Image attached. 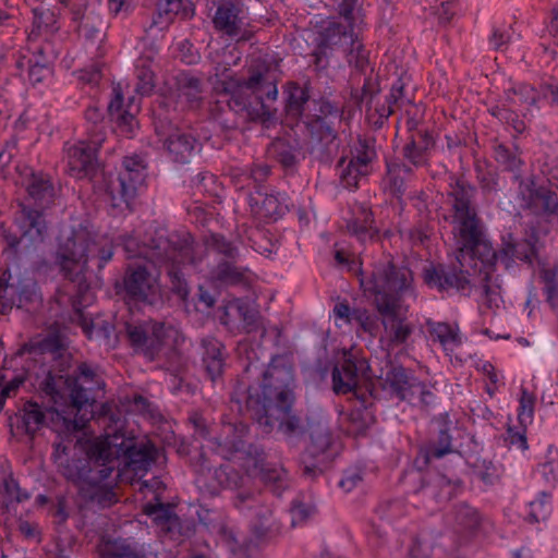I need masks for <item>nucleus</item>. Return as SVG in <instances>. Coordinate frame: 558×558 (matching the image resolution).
Returning a JSON list of instances; mask_svg holds the SVG:
<instances>
[{"instance_id": "nucleus-1", "label": "nucleus", "mask_w": 558, "mask_h": 558, "mask_svg": "<svg viewBox=\"0 0 558 558\" xmlns=\"http://www.w3.org/2000/svg\"><path fill=\"white\" fill-rule=\"evenodd\" d=\"M189 422L194 435L208 442V449L223 460L236 461L246 477H258L272 497H281L290 488L288 472L278 463L265 461L263 448L248 441V424L241 420L227 421L223 416L219 436L211 437L210 427L201 413L192 412Z\"/></svg>"}, {"instance_id": "nucleus-2", "label": "nucleus", "mask_w": 558, "mask_h": 558, "mask_svg": "<svg viewBox=\"0 0 558 558\" xmlns=\"http://www.w3.org/2000/svg\"><path fill=\"white\" fill-rule=\"evenodd\" d=\"M475 193L474 185L464 178L452 179L447 193L451 204L452 230L457 243L461 245V255L477 258L482 268L500 260L506 269H510L515 259L530 260V255L521 253L513 242H504L502 248L495 251L473 204Z\"/></svg>"}, {"instance_id": "nucleus-3", "label": "nucleus", "mask_w": 558, "mask_h": 558, "mask_svg": "<svg viewBox=\"0 0 558 558\" xmlns=\"http://www.w3.org/2000/svg\"><path fill=\"white\" fill-rule=\"evenodd\" d=\"M294 369L286 355H274L257 386L247 389L246 405L256 415L263 433L275 427L286 436L302 434L301 421L292 412Z\"/></svg>"}, {"instance_id": "nucleus-4", "label": "nucleus", "mask_w": 558, "mask_h": 558, "mask_svg": "<svg viewBox=\"0 0 558 558\" xmlns=\"http://www.w3.org/2000/svg\"><path fill=\"white\" fill-rule=\"evenodd\" d=\"M204 448L203 445L199 453L202 471L196 478L197 485L201 488H206L213 496L221 489L236 490L233 505L243 515L251 519V534L256 545L279 535L283 524L276 517L274 501L269 500L263 492L244 488L245 476L231 464L210 466L206 460Z\"/></svg>"}, {"instance_id": "nucleus-5", "label": "nucleus", "mask_w": 558, "mask_h": 558, "mask_svg": "<svg viewBox=\"0 0 558 558\" xmlns=\"http://www.w3.org/2000/svg\"><path fill=\"white\" fill-rule=\"evenodd\" d=\"M357 276L364 293L374 298L383 314L386 338L396 345L405 343L413 328L397 315V310L402 299L414 296L412 271L392 263H378L372 269L360 268Z\"/></svg>"}, {"instance_id": "nucleus-6", "label": "nucleus", "mask_w": 558, "mask_h": 558, "mask_svg": "<svg viewBox=\"0 0 558 558\" xmlns=\"http://www.w3.org/2000/svg\"><path fill=\"white\" fill-rule=\"evenodd\" d=\"M438 430L436 439L422 446L413 461L414 469L420 473L421 486L414 495L421 496L437 507L450 500L460 488V481L451 480L441 473H423L433 460H439L456 452L453 448L454 434L458 432L457 422L448 412L440 413L436 418Z\"/></svg>"}, {"instance_id": "nucleus-7", "label": "nucleus", "mask_w": 558, "mask_h": 558, "mask_svg": "<svg viewBox=\"0 0 558 558\" xmlns=\"http://www.w3.org/2000/svg\"><path fill=\"white\" fill-rule=\"evenodd\" d=\"M112 421L114 413L107 398V480L116 468L120 477L143 478L157 461L158 447L147 436L123 427L111 432Z\"/></svg>"}, {"instance_id": "nucleus-8", "label": "nucleus", "mask_w": 558, "mask_h": 558, "mask_svg": "<svg viewBox=\"0 0 558 558\" xmlns=\"http://www.w3.org/2000/svg\"><path fill=\"white\" fill-rule=\"evenodd\" d=\"M52 459L58 471L69 481L74 482L83 498L97 501L105 499V439L99 436L86 444L84 454L70 458L69 447L57 442Z\"/></svg>"}, {"instance_id": "nucleus-9", "label": "nucleus", "mask_w": 558, "mask_h": 558, "mask_svg": "<svg viewBox=\"0 0 558 558\" xmlns=\"http://www.w3.org/2000/svg\"><path fill=\"white\" fill-rule=\"evenodd\" d=\"M445 522L447 530L440 537H448L450 546L445 548L442 544L432 545L423 534H418L412 539L409 558H437L438 551L445 553L447 558H465L461 551L483 533L486 519L476 508L461 502L446 514Z\"/></svg>"}, {"instance_id": "nucleus-10", "label": "nucleus", "mask_w": 558, "mask_h": 558, "mask_svg": "<svg viewBox=\"0 0 558 558\" xmlns=\"http://www.w3.org/2000/svg\"><path fill=\"white\" fill-rule=\"evenodd\" d=\"M218 92L217 105L226 104L235 114L252 116L256 105L265 110V101H274L278 97V86L270 78L268 69L251 71L246 78L227 77L216 85Z\"/></svg>"}, {"instance_id": "nucleus-11", "label": "nucleus", "mask_w": 558, "mask_h": 558, "mask_svg": "<svg viewBox=\"0 0 558 558\" xmlns=\"http://www.w3.org/2000/svg\"><path fill=\"white\" fill-rule=\"evenodd\" d=\"M355 10L356 0H341L338 3V11L345 25L336 19H329L325 22L322 37L326 45L343 48L349 65L363 72L368 66L369 60L368 51L355 32V28L359 29V24L362 23V19L357 16Z\"/></svg>"}, {"instance_id": "nucleus-12", "label": "nucleus", "mask_w": 558, "mask_h": 558, "mask_svg": "<svg viewBox=\"0 0 558 558\" xmlns=\"http://www.w3.org/2000/svg\"><path fill=\"white\" fill-rule=\"evenodd\" d=\"M58 241L56 263L81 292L87 288L84 272L88 257L95 251V232L88 226L68 228L61 231Z\"/></svg>"}, {"instance_id": "nucleus-13", "label": "nucleus", "mask_w": 558, "mask_h": 558, "mask_svg": "<svg viewBox=\"0 0 558 558\" xmlns=\"http://www.w3.org/2000/svg\"><path fill=\"white\" fill-rule=\"evenodd\" d=\"M64 383L71 402L69 411L60 412L56 409L51 413L56 415L54 429L60 436L83 429L92 418L93 402L88 391L94 383V372L86 364H82L77 368V374L69 376Z\"/></svg>"}, {"instance_id": "nucleus-14", "label": "nucleus", "mask_w": 558, "mask_h": 558, "mask_svg": "<svg viewBox=\"0 0 558 558\" xmlns=\"http://www.w3.org/2000/svg\"><path fill=\"white\" fill-rule=\"evenodd\" d=\"M459 265L445 264V263H430L423 268L422 278L424 283L430 290H436L439 293H460L466 294L471 289V276L470 270L464 269L465 263L470 264L473 274H482L485 276L493 270V268L499 263L497 260L493 265L481 267L477 258H471L469 256L463 257L461 255V245H459V254L457 256Z\"/></svg>"}, {"instance_id": "nucleus-15", "label": "nucleus", "mask_w": 558, "mask_h": 558, "mask_svg": "<svg viewBox=\"0 0 558 558\" xmlns=\"http://www.w3.org/2000/svg\"><path fill=\"white\" fill-rule=\"evenodd\" d=\"M207 248L213 254L214 265L209 270V278L215 287L227 288L245 282V274L250 269L239 265L245 251L240 242L220 233H211L207 240Z\"/></svg>"}, {"instance_id": "nucleus-16", "label": "nucleus", "mask_w": 558, "mask_h": 558, "mask_svg": "<svg viewBox=\"0 0 558 558\" xmlns=\"http://www.w3.org/2000/svg\"><path fill=\"white\" fill-rule=\"evenodd\" d=\"M306 433L308 441L301 454V464L304 475L316 477L340 454L341 448L328 423L320 417H307Z\"/></svg>"}, {"instance_id": "nucleus-17", "label": "nucleus", "mask_w": 558, "mask_h": 558, "mask_svg": "<svg viewBox=\"0 0 558 558\" xmlns=\"http://www.w3.org/2000/svg\"><path fill=\"white\" fill-rule=\"evenodd\" d=\"M147 167L140 155L125 156L122 160L118 174L119 190L116 194L110 186L107 177V213L110 206L112 210L118 209L120 214L132 211V204L135 201L140 187L145 183Z\"/></svg>"}, {"instance_id": "nucleus-18", "label": "nucleus", "mask_w": 558, "mask_h": 558, "mask_svg": "<svg viewBox=\"0 0 558 558\" xmlns=\"http://www.w3.org/2000/svg\"><path fill=\"white\" fill-rule=\"evenodd\" d=\"M343 117L342 109L328 99H322L315 107V113L307 122L311 133L312 153L329 157L338 148L337 126Z\"/></svg>"}, {"instance_id": "nucleus-19", "label": "nucleus", "mask_w": 558, "mask_h": 558, "mask_svg": "<svg viewBox=\"0 0 558 558\" xmlns=\"http://www.w3.org/2000/svg\"><path fill=\"white\" fill-rule=\"evenodd\" d=\"M144 244L153 252L157 260L166 266L172 293L185 301L190 289L183 271L184 264L181 260L180 246L169 238L166 228L155 229L154 235L146 239Z\"/></svg>"}, {"instance_id": "nucleus-20", "label": "nucleus", "mask_w": 558, "mask_h": 558, "mask_svg": "<svg viewBox=\"0 0 558 558\" xmlns=\"http://www.w3.org/2000/svg\"><path fill=\"white\" fill-rule=\"evenodd\" d=\"M125 330L133 350L149 360L162 350L169 331L165 323L153 319L126 324Z\"/></svg>"}, {"instance_id": "nucleus-21", "label": "nucleus", "mask_w": 558, "mask_h": 558, "mask_svg": "<svg viewBox=\"0 0 558 558\" xmlns=\"http://www.w3.org/2000/svg\"><path fill=\"white\" fill-rule=\"evenodd\" d=\"M409 509L410 507L403 498L380 501L375 510V515L381 523L377 524L373 520L365 531L369 545L378 548L384 546L388 536L385 525L393 527L398 519L409 513Z\"/></svg>"}, {"instance_id": "nucleus-22", "label": "nucleus", "mask_w": 558, "mask_h": 558, "mask_svg": "<svg viewBox=\"0 0 558 558\" xmlns=\"http://www.w3.org/2000/svg\"><path fill=\"white\" fill-rule=\"evenodd\" d=\"M102 138L66 145L65 161L70 175L82 179L93 177L98 166V150Z\"/></svg>"}, {"instance_id": "nucleus-23", "label": "nucleus", "mask_w": 558, "mask_h": 558, "mask_svg": "<svg viewBox=\"0 0 558 558\" xmlns=\"http://www.w3.org/2000/svg\"><path fill=\"white\" fill-rule=\"evenodd\" d=\"M287 193L258 185L248 193L247 204L254 216L262 220H278L289 209Z\"/></svg>"}, {"instance_id": "nucleus-24", "label": "nucleus", "mask_w": 558, "mask_h": 558, "mask_svg": "<svg viewBox=\"0 0 558 558\" xmlns=\"http://www.w3.org/2000/svg\"><path fill=\"white\" fill-rule=\"evenodd\" d=\"M192 132H196V129L193 128L191 131L177 130L167 137L165 146L173 162L189 163L201 151L202 141L211 137L210 131L206 128H202L201 132L196 134Z\"/></svg>"}, {"instance_id": "nucleus-25", "label": "nucleus", "mask_w": 558, "mask_h": 558, "mask_svg": "<svg viewBox=\"0 0 558 558\" xmlns=\"http://www.w3.org/2000/svg\"><path fill=\"white\" fill-rule=\"evenodd\" d=\"M203 101L202 81L187 72H182L177 77L175 110H194Z\"/></svg>"}, {"instance_id": "nucleus-26", "label": "nucleus", "mask_w": 558, "mask_h": 558, "mask_svg": "<svg viewBox=\"0 0 558 558\" xmlns=\"http://www.w3.org/2000/svg\"><path fill=\"white\" fill-rule=\"evenodd\" d=\"M114 96L107 105V117L111 119L116 118V128L120 132L121 135L132 138L135 135L136 130V119L133 112V101L134 97L129 98V102L126 108L122 110L123 107V93L118 90V88H113Z\"/></svg>"}, {"instance_id": "nucleus-27", "label": "nucleus", "mask_w": 558, "mask_h": 558, "mask_svg": "<svg viewBox=\"0 0 558 558\" xmlns=\"http://www.w3.org/2000/svg\"><path fill=\"white\" fill-rule=\"evenodd\" d=\"M242 9L232 0H221L218 2L213 16L214 28L229 37L238 36L243 22Z\"/></svg>"}, {"instance_id": "nucleus-28", "label": "nucleus", "mask_w": 558, "mask_h": 558, "mask_svg": "<svg viewBox=\"0 0 558 558\" xmlns=\"http://www.w3.org/2000/svg\"><path fill=\"white\" fill-rule=\"evenodd\" d=\"M123 288L125 295L133 301L148 302L153 293L154 284L150 272L145 266L126 271L123 278Z\"/></svg>"}, {"instance_id": "nucleus-29", "label": "nucleus", "mask_w": 558, "mask_h": 558, "mask_svg": "<svg viewBox=\"0 0 558 558\" xmlns=\"http://www.w3.org/2000/svg\"><path fill=\"white\" fill-rule=\"evenodd\" d=\"M194 14L189 0H160L151 17L150 28L165 31L173 22L175 15L190 17Z\"/></svg>"}, {"instance_id": "nucleus-30", "label": "nucleus", "mask_w": 558, "mask_h": 558, "mask_svg": "<svg viewBox=\"0 0 558 558\" xmlns=\"http://www.w3.org/2000/svg\"><path fill=\"white\" fill-rule=\"evenodd\" d=\"M526 189L527 198L538 207L544 216L547 218L558 219V190H553L547 186H536L533 180L520 182V189Z\"/></svg>"}, {"instance_id": "nucleus-31", "label": "nucleus", "mask_w": 558, "mask_h": 558, "mask_svg": "<svg viewBox=\"0 0 558 558\" xmlns=\"http://www.w3.org/2000/svg\"><path fill=\"white\" fill-rule=\"evenodd\" d=\"M364 366V362H356L350 354L344 357L340 365H336L331 373L332 388L336 393H347L353 391L359 381V372Z\"/></svg>"}, {"instance_id": "nucleus-32", "label": "nucleus", "mask_w": 558, "mask_h": 558, "mask_svg": "<svg viewBox=\"0 0 558 558\" xmlns=\"http://www.w3.org/2000/svg\"><path fill=\"white\" fill-rule=\"evenodd\" d=\"M414 170L399 159L386 161V173L383 179L385 189L397 198H401L407 191V182Z\"/></svg>"}, {"instance_id": "nucleus-33", "label": "nucleus", "mask_w": 558, "mask_h": 558, "mask_svg": "<svg viewBox=\"0 0 558 558\" xmlns=\"http://www.w3.org/2000/svg\"><path fill=\"white\" fill-rule=\"evenodd\" d=\"M144 513L158 526L169 532L180 527V517L175 513L174 506L163 502L158 495L144 505Z\"/></svg>"}, {"instance_id": "nucleus-34", "label": "nucleus", "mask_w": 558, "mask_h": 558, "mask_svg": "<svg viewBox=\"0 0 558 558\" xmlns=\"http://www.w3.org/2000/svg\"><path fill=\"white\" fill-rule=\"evenodd\" d=\"M202 347L205 371L208 377L215 381L222 375L225 368L223 344L216 338L209 337L202 340Z\"/></svg>"}, {"instance_id": "nucleus-35", "label": "nucleus", "mask_w": 558, "mask_h": 558, "mask_svg": "<svg viewBox=\"0 0 558 558\" xmlns=\"http://www.w3.org/2000/svg\"><path fill=\"white\" fill-rule=\"evenodd\" d=\"M416 377L409 374L402 365L391 366L385 376V381L391 392L401 401L412 400V384L416 381Z\"/></svg>"}, {"instance_id": "nucleus-36", "label": "nucleus", "mask_w": 558, "mask_h": 558, "mask_svg": "<svg viewBox=\"0 0 558 558\" xmlns=\"http://www.w3.org/2000/svg\"><path fill=\"white\" fill-rule=\"evenodd\" d=\"M282 94L287 113L298 118L302 117L310 99L308 89L302 87L298 82L290 81L283 86Z\"/></svg>"}, {"instance_id": "nucleus-37", "label": "nucleus", "mask_w": 558, "mask_h": 558, "mask_svg": "<svg viewBox=\"0 0 558 558\" xmlns=\"http://www.w3.org/2000/svg\"><path fill=\"white\" fill-rule=\"evenodd\" d=\"M21 230L22 236L27 238L29 242L41 241L46 232V222L43 215L38 210L24 208L22 211Z\"/></svg>"}, {"instance_id": "nucleus-38", "label": "nucleus", "mask_w": 558, "mask_h": 558, "mask_svg": "<svg viewBox=\"0 0 558 558\" xmlns=\"http://www.w3.org/2000/svg\"><path fill=\"white\" fill-rule=\"evenodd\" d=\"M494 158L504 170L513 173L515 180H521L523 160L519 157L517 147L498 144L494 148Z\"/></svg>"}, {"instance_id": "nucleus-39", "label": "nucleus", "mask_w": 558, "mask_h": 558, "mask_svg": "<svg viewBox=\"0 0 558 558\" xmlns=\"http://www.w3.org/2000/svg\"><path fill=\"white\" fill-rule=\"evenodd\" d=\"M513 106H520L525 109L538 108L541 101V92L527 83L514 84L507 94Z\"/></svg>"}, {"instance_id": "nucleus-40", "label": "nucleus", "mask_w": 558, "mask_h": 558, "mask_svg": "<svg viewBox=\"0 0 558 558\" xmlns=\"http://www.w3.org/2000/svg\"><path fill=\"white\" fill-rule=\"evenodd\" d=\"M341 185L347 190H354L359 185L361 178L368 174V170L361 169L359 165L350 158L341 157L337 165Z\"/></svg>"}, {"instance_id": "nucleus-41", "label": "nucleus", "mask_w": 558, "mask_h": 558, "mask_svg": "<svg viewBox=\"0 0 558 558\" xmlns=\"http://www.w3.org/2000/svg\"><path fill=\"white\" fill-rule=\"evenodd\" d=\"M553 510V496L547 492H538L527 504V521L538 523L548 519Z\"/></svg>"}, {"instance_id": "nucleus-42", "label": "nucleus", "mask_w": 558, "mask_h": 558, "mask_svg": "<svg viewBox=\"0 0 558 558\" xmlns=\"http://www.w3.org/2000/svg\"><path fill=\"white\" fill-rule=\"evenodd\" d=\"M316 507L311 498L306 499L305 495L299 494L290 504L289 515L291 526H300L305 523L315 512Z\"/></svg>"}, {"instance_id": "nucleus-43", "label": "nucleus", "mask_w": 558, "mask_h": 558, "mask_svg": "<svg viewBox=\"0 0 558 558\" xmlns=\"http://www.w3.org/2000/svg\"><path fill=\"white\" fill-rule=\"evenodd\" d=\"M195 514L198 524L209 533H220L225 529V523L221 513L215 509L209 508L205 504H196Z\"/></svg>"}, {"instance_id": "nucleus-44", "label": "nucleus", "mask_w": 558, "mask_h": 558, "mask_svg": "<svg viewBox=\"0 0 558 558\" xmlns=\"http://www.w3.org/2000/svg\"><path fill=\"white\" fill-rule=\"evenodd\" d=\"M520 38V33L512 25H501L492 29L488 43L492 49L504 52Z\"/></svg>"}, {"instance_id": "nucleus-45", "label": "nucleus", "mask_w": 558, "mask_h": 558, "mask_svg": "<svg viewBox=\"0 0 558 558\" xmlns=\"http://www.w3.org/2000/svg\"><path fill=\"white\" fill-rule=\"evenodd\" d=\"M430 332L440 342L446 352H452L461 344V339L457 328L448 323H434Z\"/></svg>"}, {"instance_id": "nucleus-46", "label": "nucleus", "mask_w": 558, "mask_h": 558, "mask_svg": "<svg viewBox=\"0 0 558 558\" xmlns=\"http://www.w3.org/2000/svg\"><path fill=\"white\" fill-rule=\"evenodd\" d=\"M348 232L354 236L359 242H372L378 238L379 231L373 227L369 215H366L363 220L352 218L347 222Z\"/></svg>"}, {"instance_id": "nucleus-47", "label": "nucleus", "mask_w": 558, "mask_h": 558, "mask_svg": "<svg viewBox=\"0 0 558 558\" xmlns=\"http://www.w3.org/2000/svg\"><path fill=\"white\" fill-rule=\"evenodd\" d=\"M527 427L529 426H522L519 423L518 425H507L504 434V442L509 450H519L525 453L530 449Z\"/></svg>"}, {"instance_id": "nucleus-48", "label": "nucleus", "mask_w": 558, "mask_h": 558, "mask_svg": "<svg viewBox=\"0 0 558 558\" xmlns=\"http://www.w3.org/2000/svg\"><path fill=\"white\" fill-rule=\"evenodd\" d=\"M536 397L526 388L522 387L517 409V420L522 426H530L534 421Z\"/></svg>"}, {"instance_id": "nucleus-49", "label": "nucleus", "mask_w": 558, "mask_h": 558, "mask_svg": "<svg viewBox=\"0 0 558 558\" xmlns=\"http://www.w3.org/2000/svg\"><path fill=\"white\" fill-rule=\"evenodd\" d=\"M369 400L366 397L359 398L355 407L350 412V418L357 422L356 434L362 435L366 432L374 418Z\"/></svg>"}, {"instance_id": "nucleus-50", "label": "nucleus", "mask_w": 558, "mask_h": 558, "mask_svg": "<svg viewBox=\"0 0 558 558\" xmlns=\"http://www.w3.org/2000/svg\"><path fill=\"white\" fill-rule=\"evenodd\" d=\"M27 191L29 196L38 203L49 202L53 195V187L49 180L37 174H33Z\"/></svg>"}, {"instance_id": "nucleus-51", "label": "nucleus", "mask_w": 558, "mask_h": 558, "mask_svg": "<svg viewBox=\"0 0 558 558\" xmlns=\"http://www.w3.org/2000/svg\"><path fill=\"white\" fill-rule=\"evenodd\" d=\"M122 405L128 414L153 416V403L140 393L125 396Z\"/></svg>"}, {"instance_id": "nucleus-52", "label": "nucleus", "mask_w": 558, "mask_h": 558, "mask_svg": "<svg viewBox=\"0 0 558 558\" xmlns=\"http://www.w3.org/2000/svg\"><path fill=\"white\" fill-rule=\"evenodd\" d=\"M45 421V413L37 403L27 402L23 409L22 422L26 433L33 434L38 430Z\"/></svg>"}, {"instance_id": "nucleus-53", "label": "nucleus", "mask_w": 558, "mask_h": 558, "mask_svg": "<svg viewBox=\"0 0 558 558\" xmlns=\"http://www.w3.org/2000/svg\"><path fill=\"white\" fill-rule=\"evenodd\" d=\"M364 468L359 465H351L343 470L341 477L338 482V487L345 494L353 492L364 481Z\"/></svg>"}, {"instance_id": "nucleus-54", "label": "nucleus", "mask_w": 558, "mask_h": 558, "mask_svg": "<svg viewBox=\"0 0 558 558\" xmlns=\"http://www.w3.org/2000/svg\"><path fill=\"white\" fill-rule=\"evenodd\" d=\"M402 155L413 169L427 165V148L418 145L414 138L404 145Z\"/></svg>"}, {"instance_id": "nucleus-55", "label": "nucleus", "mask_w": 558, "mask_h": 558, "mask_svg": "<svg viewBox=\"0 0 558 558\" xmlns=\"http://www.w3.org/2000/svg\"><path fill=\"white\" fill-rule=\"evenodd\" d=\"M375 151L368 144V141L362 137L351 148L350 159L361 167V169L368 170L369 163L375 158Z\"/></svg>"}, {"instance_id": "nucleus-56", "label": "nucleus", "mask_w": 558, "mask_h": 558, "mask_svg": "<svg viewBox=\"0 0 558 558\" xmlns=\"http://www.w3.org/2000/svg\"><path fill=\"white\" fill-rule=\"evenodd\" d=\"M360 310V307H351L347 301L338 302L332 310L336 325L339 327L353 326L355 319H361Z\"/></svg>"}, {"instance_id": "nucleus-57", "label": "nucleus", "mask_w": 558, "mask_h": 558, "mask_svg": "<svg viewBox=\"0 0 558 558\" xmlns=\"http://www.w3.org/2000/svg\"><path fill=\"white\" fill-rule=\"evenodd\" d=\"M411 393L413 395V399L405 401L411 405L430 407L434 405L437 400V396L418 378L412 384Z\"/></svg>"}, {"instance_id": "nucleus-58", "label": "nucleus", "mask_w": 558, "mask_h": 558, "mask_svg": "<svg viewBox=\"0 0 558 558\" xmlns=\"http://www.w3.org/2000/svg\"><path fill=\"white\" fill-rule=\"evenodd\" d=\"M192 186L204 194H217L218 177L209 171H201L192 179Z\"/></svg>"}, {"instance_id": "nucleus-59", "label": "nucleus", "mask_w": 558, "mask_h": 558, "mask_svg": "<svg viewBox=\"0 0 558 558\" xmlns=\"http://www.w3.org/2000/svg\"><path fill=\"white\" fill-rule=\"evenodd\" d=\"M475 476L487 487L494 486L499 478L497 468L490 461H484L482 468L475 471Z\"/></svg>"}, {"instance_id": "nucleus-60", "label": "nucleus", "mask_w": 558, "mask_h": 558, "mask_svg": "<svg viewBox=\"0 0 558 558\" xmlns=\"http://www.w3.org/2000/svg\"><path fill=\"white\" fill-rule=\"evenodd\" d=\"M111 541L107 536V558H146L144 554L136 551L130 545H119L110 549Z\"/></svg>"}, {"instance_id": "nucleus-61", "label": "nucleus", "mask_w": 558, "mask_h": 558, "mask_svg": "<svg viewBox=\"0 0 558 558\" xmlns=\"http://www.w3.org/2000/svg\"><path fill=\"white\" fill-rule=\"evenodd\" d=\"M178 51L181 61L185 64H196L201 58L194 45L189 39L179 43Z\"/></svg>"}, {"instance_id": "nucleus-62", "label": "nucleus", "mask_w": 558, "mask_h": 558, "mask_svg": "<svg viewBox=\"0 0 558 558\" xmlns=\"http://www.w3.org/2000/svg\"><path fill=\"white\" fill-rule=\"evenodd\" d=\"M270 173L271 168L267 163H253L248 168V174L254 181L253 190H255L258 185H264L263 182L269 177Z\"/></svg>"}, {"instance_id": "nucleus-63", "label": "nucleus", "mask_w": 558, "mask_h": 558, "mask_svg": "<svg viewBox=\"0 0 558 558\" xmlns=\"http://www.w3.org/2000/svg\"><path fill=\"white\" fill-rule=\"evenodd\" d=\"M87 122L94 125V132L101 133L104 125V112L99 106H89L85 111Z\"/></svg>"}, {"instance_id": "nucleus-64", "label": "nucleus", "mask_w": 558, "mask_h": 558, "mask_svg": "<svg viewBox=\"0 0 558 558\" xmlns=\"http://www.w3.org/2000/svg\"><path fill=\"white\" fill-rule=\"evenodd\" d=\"M361 319H355L353 326L360 327L363 331L368 332L369 335H375L378 329L377 319L372 316L365 308L360 310Z\"/></svg>"}]
</instances>
